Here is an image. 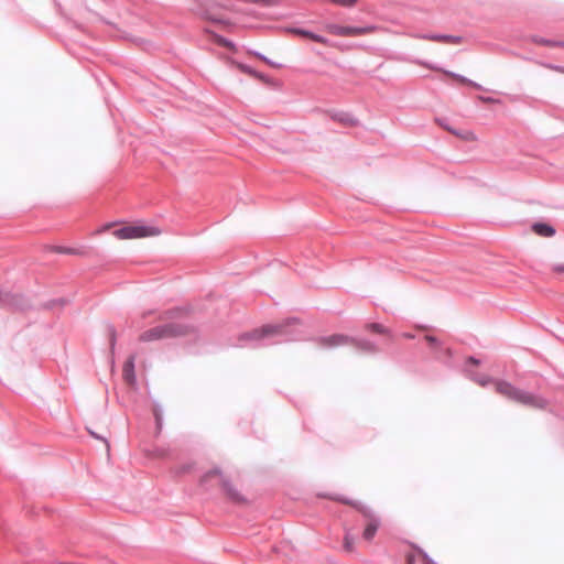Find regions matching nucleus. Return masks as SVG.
I'll use <instances>...</instances> for the list:
<instances>
[{"label":"nucleus","mask_w":564,"mask_h":564,"mask_svg":"<svg viewBox=\"0 0 564 564\" xmlns=\"http://www.w3.org/2000/svg\"><path fill=\"white\" fill-rule=\"evenodd\" d=\"M470 361H471L473 364H477V362H478L477 360H475V359H473V358L470 359Z\"/></svg>","instance_id":"obj_27"},{"label":"nucleus","mask_w":564,"mask_h":564,"mask_svg":"<svg viewBox=\"0 0 564 564\" xmlns=\"http://www.w3.org/2000/svg\"><path fill=\"white\" fill-rule=\"evenodd\" d=\"M553 271L557 273H564V264L554 265Z\"/></svg>","instance_id":"obj_24"},{"label":"nucleus","mask_w":564,"mask_h":564,"mask_svg":"<svg viewBox=\"0 0 564 564\" xmlns=\"http://www.w3.org/2000/svg\"><path fill=\"white\" fill-rule=\"evenodd\" d=\"M213 479L217 480L224 496L230 502L237 505H246L249 502V499L242 491L241 486L230 475L225 474L219 468H213L202 476L200 482L207 484Z\"/></svg>","instance_id":"obj_1"},{"label":"nucleus","mask_w":564,"mask_h":564,"mask_svg":"<svg viewBox=\"0 0 564 564\" xmlns=\"http://www.w3.org/2000/svg\"><path fill=\"white\" fill-rule=\"evenodd\" d=\"M279 333H281V326L268 325V326L262 327L261 329H257V330L252 332L251 336L253 338L258 339V338L271 336V335L279 334Z\"/></svg>","instance_id":"obj_9"},{"label":"nucleus","mask_w":564,"mask_h":564,"mask_svg":"<svg viewBox=\"0 0 564 564\" xmlns=\"http://www.w3.org/2000/svg\"><path fill=\"white\" fill-rule=\"evenodd\" d=\"M356 539L350 529H345L344 543L343 549L347 553H352L355 551Z\"/></svg>","instance_id":"obj_11"},{"label":"nucleus","mask_w":564,"mask_h":564,"mask_svg":"<svg viewBox=\"0 0 564 564\" xmlns=\"http://www.w3.org/2000/svg\"><path fill=\"white\" fill-rule=\"evenodd\" d=\"M496 391L514 401L521 403L525 406L532 409H545L547 406V401L540 395L532 394L530 392L520 390L511 386L509 382L499 381L496 383Z\"/></svg>","instance_id":"obj_2"},{"label":"nucleus","mask_w":564,"mask_h":564,"mask_svg":"<svg viewBox=\"0 0 564 564\" xmlns=\"http://www.w3.org/2000/svg\"><path fill=\"white\" fill-rule=\"evenodd\" d=\"M403 337L411 339V338H413V335H411V334H403Z\"/></svg>","instance_id":"obj_26"},{"label":"nucleus","mask_w":564,"mask_h":564,"mask_svg":"<svg viewBox=\"0 0 564 564\" xmlns=\"http://www.w3.org/2000/svg\"><path fill=\"white\" fill-rule=\"evenodd\" d=\"M122 377H123V380L129 386H133L135 383L134 356H130L124 361L123 367H122Z\"/></svg>","instance_id":"obj_8"},{"label":"nucleus","mask_w":564,"mask_h":564,"mask_svg":"<svg viewBox=\"0 0 564 564\" xmlns=\"http://www.w3.org/2000/svg\"><path fill=\"white\" fill-rule=\"evenodd\" d=\"M112 226H113V224H111V223H110V224H106V225H104L101 228H99L98 230H96V232H95V234H96V235L102 234V232H105V231L109 230Z\"/></svg>","instance_id":"obj_21"},{"label":"nucleus","mask_w":564,"mask_h":564,"mask_svg":"<svg viewBox=\"0 0 564 564\" xmlns=\"http://www.w3.org/2000/svg\"><path fill=\"white\" fill-rule=\"evenodd\" d=\"M532 230L539 235V236H542V237H552L554 236L555 234V230L553 227H551L550 225L547 224H543V223H535L533 226H532Z\"/></svg>","instance_id":"obj_10"},{"label":"nucleus","mask_w":564,"mask_h":564,"mask_svg":"<svg viewBox=\"0 0 564 564\" xmlns=\"http://www.w3.org/2000/svg\"><path fill=\"white\" fill-rule=\"evenodd\" d=\"M295 32L297 34L302 35V36H305V37L310 39V40H312V36H315L314 33L308 32V31H304V30H296Z\"/></svg>","instance_id":"obj_19"},{"label":"nucleus","mask_w":564,"mask_h":564,"mask_svg":"<svg viewBox=\"0 0 564 564\" xmlns=\"http://www.w3.org/2000/svg\"><path fill=\"white\" fill-rule=\"evenodd\" d=\"M375 31L373 26L366 28H351V26H339L332 25L329 26V32L339 35V36H357L372 33Z\"/></svg>","instance_id":"obj_6"},{"label":"nucleus","mask_w":564,"mask_h":564,"mask_svg":"<svg viewBox=\"0 0 564 564\" xmlns=\"http://www.w3.org/2000/svg\"><path fill=\"white\" fill-rule=\"evenodd\" d=\"M425 340L429 343V345L433 346V347H437L438 346V339L434 336H425Z\"/></svg>","instance_id":"obj_18"},{"label":"nucleus","mask_w":564,"mask_h":564,"mask_svg":"<svg viewBox=\"0 0 564 564\" xmlns=\"http://www.w3.org/2000/svg\"><path fill=\"white\" fill-rule=\"evenodd\" d=\"M112 235L120 240L140 239L148 237H156L161 235V229L155 226L143 224L126 225L112 231Z\"/></svg>","instance_id":"obj_5"},{"label":"nucleus","mask_w":564,"mask_h":564,"mask_svg":"<svg viewBox=\"0 0 564 564\" xmlns=\"http://www.w3.org/2000/svg\"><path fill=\"white\" fill-rule=\"evenodd\" d=\"M449 131L465 141H476L477 140L475 133L471 131H463V132H456L454 130H449Z\"/></svg>","instance_id":"obj_15"},{"label":"nucleus","mask_w":564,"mask_h":564,"mask_svg":"<svg viewBox=\"0 0 564 564\" xmlns=\"http://www.w3.org/2000/svg\"><path fill=\"white\" fill-rule=\"evenodd\" d=\"M217 42L223 45V46H226V47H231V43H229L227 40L223 39V37H217Z\"/></svg>","instance_id":"obj_23"},{"label":"nucleus","mask_w":564,"mask_h":564,"mask_svg":"<svg viewBox=\"0 0 564 564\" xmlns=\"http://www.w3.org/2000/svg\"><path fill=\"white\" fill-rule=\"evenodd\" d=\"M367 328L373 333L378 334H388L389 330L381 324L378 323H371L367 325Z\"/></svg>","instance_id":"obj_16"},{"label":"nucleus","mask_w":564,"mask_h":564,"mask_svg":"<svg viewBox=\"0 0 564 564\" xmlns=\"http://www.w3.org/2000/svg\"><path fill=\"white\" fill-rule=\"evenodd\" d=\"M332 499L339 501L344 505L354 507L364 516L366 522H365V527H364V530L361 533V538L365 542L370 543L373 540L375 535L377 534V532L381 525L380 518L378 516L371 513L365 507H362L349 499H345V498H340V497H333Z\"/></svg>","instance_id":"obj_4"},{"label":"nucleus","mask_w":564,"mask_h":564,"mask_svg":"<svg viewBox=\"0 0 564 564\" xmlns=\"http://www.w3.org/2000/svg\"><path fill=\"white\" fill-rule=\"evenodd\" d=\"M350 343V338L345 335L334 334L318 339V344L326 348H333Z\"/></svg>","instance_id":"obj_7"},{"label":"nucleus","mask_w":564,"mask_h":564,"mask_svg":"<svg viewBox=\"0 0 564 564\" xmlns=\"http://www.w3.org/2000/svg\"><path fill=\"white\" fill-rule=\"evenodd\" d=\"M549 68L564 74V68L563 67H560V66H549Z\"/></svg>","instance_id":"obj_25"},{"label":"nucleus","mask_w":564,"mask_h":564,"mask_svg":"<svg viewBox=\"0 0 564 564\" xmlns=\"http://www.w3.org/2000/svg\"><path fill=\"white\" fill-rule=\"evenodd\" d=\"M360 348L362 349H367V350H370V351H373L375 350V346L368 341H365L362 344H360Z\"/></svg>","instance_id":"obj_22"},{"label":"nucleus","mask_w":564,"mask_h":564,"mask_svg":"<svg viewBox=\"0 0 564 564\" xmlns=\"http://www.w3.org/2000/svg\"><path fill=\"white\" fill-rule=\"evenodd\" d=\"M443 73L446 75V76H449L451 78L457 80L458 83L460 84H467V85H473V83L470 80H468L467 78L460 76V75H457V74H454L452 72H448V70H443Z\"/></svg>","instance_id":"obj_17"},{"label":"nucleus","mask_w":564,"mask_h":564,"mask_svg":"<svg viewBox=\"0 0 564 564\" xmlns=\"http://www.w3.org/2000/svg\"><path fill=\"white\" fill-rule=\"evenodd\" d=\"M408 564H435V563L430 557H427V555L424 554L422 551H419L417 553H415L413 555H409Z\"/></svg>","instance_id":"obj_12"},{"label":"nucleus","mask_w":564,"mask_h":564,"mask_svg":"<svg viewBox=\"0 0 564 564\" xmlns=\"http://www.w3.org/2000/svg\"><path fill=\"white\" fill-rule=\"evenodd\" d=\"M184 334H186V330L183 326L177 324H164L145 329L139 335L138 340L140 343L150 344L182 336Z\"/></svg>","instance_id":"obj_3"},{"label":"nucleus","mask_w":564,"mask_h":564,"mask_svg":"<svg viewBox=\"0 0 564 564\" xmlns=\"http://www.w3.org/2000/svg\"><path fill=\"white\" fill-rule=\"evenodd\" d=\"M312 41L318 42V43H322V44H325V45L328 44V42H327V40L325 37H323L321 35H317V34H315V36H312Z\"/></svg>","instance_id":"obj_20"},{"label":"nucleus","mask_w":564,"mask_h":564,"mask_svg":"<svg viewBox=\"0 0 564 564\" xmlns=\"http://www.w3.org/2000/svg\"><path fill=\"white\" fill-rule=\"evenodd\" d=\"M533 41H534V43H536L539 45H544V46H550V47H564V42H562V41H551V40H545L542 37H534Z\"/></svg>","instance_id":"obj_13"},{"label":"nucleus","mask_w":564,"mask_h":564,"mask_svg":"<svg viewBox=\"0 0 564 564\" xmlns=\"http://www.w3.org/2000/svg\"><path fill=\"white\" fill-rule=\"evenodd\" d=\"M430 39L433 41L443 42V43H452V44H456L459 42L457 37H454L452 35H436V36H432Z\"/></svg>","instance_id":"obj_14"}]
</instances>
